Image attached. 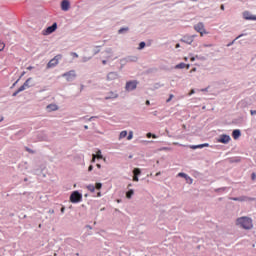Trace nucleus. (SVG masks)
Listing matches in <instances>:
<instances>
[{"label":"nucleus","mask_w":256,"mask_h":256,"mask_svg":"<svg viewBox=\"0 0 256 256\" xmlns=\"http://www.w3.org/2000/svg\"><path fill=\"white\" fill-rule=\"evenodd\" d=\"M236 224L238 226H241L242 228H244L246 230H250V229L253 228L252 220L248 217L238 218L237 221H236Z\"/></svg>","instance_id":"obj_1"},{"label":"nucleus","mask_w":256,"mask_h":256,"mask_svg":"<svg viewBox=\"0 0 256 256\" xmlns=\"http://www.w3.org/2000/svg\"><path fill=\"white\" fill-rule=\"evenodd\" d=\"M61 59H63V55H61V54L56 55L53 59H51L48 62L47 69H51L53 67H57V65H59V61H61Z\"/></svg>","instance_id":"obj_2"},{"label":"nucleus","mask_w":256,"mask_h":256,"mask_svg":"<svg viewBox=\"0 0 256 256\" xmlns=\"http://www.w3.org/2000/svg\"><path fill=\"white\" fill-rule=\"evenodd\" d=\"M81 199H83V195H81V193H79L78 191H74L70 195L71 203H79L81 201Z\"/></svg>","instance_id":"obj_3"},{"label":"nucleus","mask_w":256,"mask_h":256,"mask_svg":"<svg viewBox=\"0 0 256 256\" xmlns=\"http://www.w3.org/2000/svg\"><path fill=\"white\" fill-rule=\"evenodd\" d=\"M62 77H65L66 81H73V79L77 77V74L75 73V70H70L69 72L64 73Z\"/></svg>","instance_id":"obj_4"},{"label":"nucleus","mask_w":256,"mask_h":256,"mask_svg":"<svg viewBox=\"0 0 256 256\" xmlns=\"http://www.w3.org/2000/svg\"><path fill=\"white\" fill-rule=\"evenodd\" d=\"M126 91H135L137 89V81H128L125 86Z\"/></svg>","instance_id":"obj_5"},{"label":"nucleus","mask_w":256,"mask_h":256,"mask_svg":"<svg viewBox=\"0 0 256 256\" xmlns=\"http://www.w3.org/2000/svg\"><path fill=\"white\" fill-rule=\"evenodd\" d=\"M55 31H57V23H54L52 26L43 30V35H51V33H55Z\"/></svg>","instance_id":"obj_6"},{"label":"nucleus","mask_w":256,"mask_h":256,"mask_svg":"<svg viewBox=\"0 0 256 256\" xmlns=\"http://www.w3.org/2000/svg\"><path fill=\"white\" fill-rule=\"evenodd\" d=\"M198 33H200L201 36H203L204 34H207V32L204 29V25L203 23H199L195 26L194 28Z\"/></svg>","instance_id":"obj_7"},{"label":"nucleus","mask_w":256,"mask_h":256,"mask_svg":"<svg viewBox=\"0 0 256 256\" xmlns=\"http://www.w3.org/2000/svg\"><path fill=\"white\" fill-rule=\"evenodd\" d=\"M178 177H183V179H185L186 183H188L189 185H191L193 183V179H191V177H189L187 174L180 172L177 175Z\"/></svg>","instance_id":"obj_8"},{"label":"nucleus","mask_w":256,"mask_h":256,"mask_svg":"<svg viewBox=\"0 0 256 256\" xmlns=\"http://www.w3.org/2000/svg\"><path fill=\"white\" fill-rule=\"evenodd\" d=\"M231 140L229 135H221L218 142L219 143H223V144H227L229 143V141Z\"/></svg>","instance_id":"obj_9"},{"label":"nucleus","mask_w":256,"mask_h":256,"mask_svg":"<svg viewBox=\"0 0 256 256\" xmlns=\"http://www.w3.org/2000/svg\"><path fill=\"white\" fill-rule=\"evenodd\" d=\"M119 77V74L117 72H110L107 75V81H115Z\"/></svg>","instance_id":"obj_10"},{"label":"nucleus","mask_w":256,"mask_h":256,"mask_svg":"<svg viewBox=\"0 0 256 256\" xmlns=\"http://www.w3.org/2000/svg\"><path fill=\"white\" fill-rule=\"evenodd\" d=\"M70 3L69 0H63L61 3L62 11H69Z\"/></svg>","instance_id":"obj_11"},{"label":"nucleus","mask_w":256,"mask_h":256,"mask_svg":"<svg viewBox=\"0 0 256 256\" xmlns=\"http://www.w3.org/2000/svg\"><path fill=\"white\" fill-rule=\"evenodd\" d=\"M31 81V78H28L22 86L19 87V91H25V89H29L31 85H29V82Z\"/></svg>","instance_id":"obj_12"},{"label":"nucleus","mask_w":256,"mask_h":256,"mask_svg":"<svg viewBox=\"0 0 256 256\" xmlns=\"http://www.w3.org/2000/svg\"><path fill=\"white\" fill-rule=\"evenodd\" d=\"M117 97H119V94L111 91L108 93V96L105 97V100L109 101V99H117Z\"/></svg>","instance_id":"obj_13"},{"label":"nucleus","mask_w":256,"mask_h":256,"mask_svg":"<svg viewBox=\"0 0 256 256\" xmlns=\"http://www.w3.org/2000/svg\"><path fill=\"white\" fill-rule=\"evenodd\" d=\"M243 17L245 20L256 21V16L251 15L249 12H244Z\"/></svg>","instance_id":"obj_14"},{"label":"nucleus","mask_w":256,"mask_h":256,"mask_svg":"<svg viewBox=\"0 0 256 256\" xmlns=\"http://www.w3.org/2000/svg\"><path fill=\"white\" fill-rule=\"evenodd\" d=\"M233 201H239V202H247V201H252L253 199L248 198L246 196L240 197V198H231Z\"/></svg>","instance_id":"obj_15"},{"label":"nucleus","mask_w":256,"mask_h":256,"mask_svg":"<svg viewBox=\"0 0 256 256\" xmlns=\"http://www.w3.org/2000/svg\"><path fill=\"white\" fill-rule=\"evenodd\" d=\"M241 136V131L239 129H236L232 133V137L234 140H237Z\"/></svg>","instance_id":"obj_16"},{"label":"nucleus","mask_w":256,"mask_h":256,"mask_svg":"<svg viewBox=\"0 0 256 256\" xmlns=\"http://www.w3.org/2000/svg\"><path fill=\"white\" fill-rule=\"evenodd\" d=\"M189 69V64L180 63L176 65V69Z\"/></svg>","instance_id":"obj_17"},{"label":"nucleus","mask_w":256,"mask_h":256,"mask_svg":"<svg viewBox=\"0 0 256 256\" xmlns=\"http://www.w3.org/2000/svg\"><path fill=\"white\" fill-rule=\"evenodd\" d=\"M208 143L200 144V145H193V150L195 149H203L204 147H208Z\"/></svg>","instance_id":"obj_18"},{"label":"nucleus","mask_w":256,"mask_h":256,"mask_svg":"<svg viewBox=\"0 0 256 256\" xmlns=\"http://www.w3.org/2000/svg\"><path fill=\"white\" fill-rule=\"evenodd\" d=\"M57 109H58L57 105H55V104H50L47 106L48 111H57Z\"/></svg>","instance_id":"obj_19"},{"label":"nucleus","mask_w":256,"mask_h":256,"mask_svg":"<svg viewBox=\"0 0 256 256\" xmlns=\"http://www.w3.org/2000/svg\"><path fill=\"white\" fill-rule=\"evenodd\" d=\"M125 137H127V130H124V131H122V132L120 133L119 139H120V140H121V139H125Z\"/></svg>","instance_id":"obj_20"},{"label":"nucleus","mask_w":256,"mask_h":256,"mask_svg":"<svg viewBox=\"0 0 256 256\" xmlns=\"http://www.w3.org/2000/svg\"><path fill=\"white\" fill-rule=\"evenodd\" d=\"M133 174H134V176L137 177V175H141V170H140L139 168H135V169L133 170Z\"/></svg>","instance_id":"obj_21"},{"label":"nucleus","mask_w":256,"mask_h":256,"mask_svg":"<svg viewBox=\"0 0 256 256\" xmlns=\"http://www.w3.org/2000/svg\"><path fill=\"white\" fill-rule=\"evenodd\" d=\"M133 190H129L127 193H126V197L127 199H131V197H133Z\"/></svg>","instance_id":"obj_22"},{"label":"nucleus","mask_w":256,"mask_h":256,"mask_svg":"<svg viewBox=\"0 0 256 256\" xmlns=\"http://www.w3.org/2000/svg\"><path fill=\"white\" fill-rule=\"evenodd\" d=\"M87 189H88V191H91V193L95 192V186L94 185H88Z\"/></svg>","instance_id":"obj_23"},{"label":"nucleus","mask_w":256,"mask_h":256,"mask_svg":"<svg viewBox=\"0 0 256 256\" xmlns=\"http://www.w3.org/2000/svg\"><path fill=\"white\" fill-rule=\"evenodd\" d=\"M96 157H97V159H103V155H101V150L97 151Z\"/></svg>","instance_id":"obj_24"},{"label":"nucleus","mask_w":256,"mask_h":256,"mask_svg":"<svg viewBox=\"0 0 256 256\" xmlns=\"http://www.w3.org/2000/svg\"><path fill=\"white\" fill-rule=\"evenodd\" d=\"M131 139H133V131H130V132H129V135H128V137H127V140H128V141H131Z\"/></svg>","instance_id":"obj_25"},{"label":"nucleus","mask_w":256,"mask_h":256,"mask_svg":"<svg viewBox=\"0 0 256 256\" xmlns=\"http://www.w3.org/2000/svg\"><path fill=\"white\" fill-rule=\"evenodd\" d=\"M95 187V189H101L102 187H103V184H101V183H96V185L94 186Z\"/></svg>","instance_id":"obj_26"},{"label":"nucleus","mask_w":256,"mask_h":256,"mask_svg":"<svg viewBox=\"0 0 256 256\" xmlns=\"http://www.w3.org/2000/svg\"><path fill=\"white\" fill-rule=\"evenodd\" d=\"M124 31H129V28L126 27V28H121L120 30H118V33H123Z\"/></svg>","instance_id":"obj_27"},{"label":"nucleus","mask_w":256,"mask_h":256,"mask_svg":"<svg viewBox=\"0 0 256 256\" xmlns=\"http://www.w3.org/2000/svg\"><path fill=\"white\" fill-rule=\"evenodd\" d=\"M138 49H145V42H141Z\"/></svg>","instance_id":"obj_28"},{"label":"nucleus","mask_w":256,"mask_h":256,"mask_svg":"<svg viewBox=\"0 0 256 256\" xmlns=\"http://www.w3.org/2000/svg\"><path fill=\"white\" fill-rule=\"evenodd\" d=\"M19 93H21V91H19V88H18L17 91L12 94V96L17 97V95H19Z\"/></svg>","instance_id":"obj_29"},{"label":"nucleus","mask_w":256,"mask_h":256,"mask_svg":"<svg viewBox=\"0 0 256 256\" xmlns=\"http://www.w3.org/2000/svg\"><path fill=\"white\" fill-rule=\"evenodd\" d=\"M25 150H26L28 153H31V154L35 153V151H34V150H31L29 147H26Z\"/></svg>","instance_id":"obj_30"},{"label":"nucleus","mask_w":256,"mask_h":256,"mask_svg":"<svg viewBox=\"0 0 256 256\" xmlns=\"http://www.w3.org/2000/svg\"><path fill=\"white\" fill-rule=\"evenodd\" d=\"M71 56L74 57L75 59H77L79 57V55L77 53H75V52H72Z\"/></svg>","instance_id":"obj_31"},{"label":"nucleus","mask_w":256,"mask_h":256,"mask_svg":"<svg viewBox=\"0 0 256 256\" xmlns=\"http://www.w3.org/2000/svg\"><path fill=\"white\" fill-rule=\"evenodd\" d=\"M173 94H170L169 98L166 100V103H169L173 99Z\"/></svg>","instance_id":"obj_32"},{"label":"nucleus","mask_w":256,"mask_h":256,"mask_svg":"<svg viewBox=\"0 0 256 256\" xmlns=\"http://www.w3.org/2000/svg\"><path fill=\"white\" fill-rule=\"evenodd\" d=\"M5 49V43H0V51H3Z\"/></svg>","instance_id":"obj_33"},{"label":"nucleus","mask_w":256,"mask_h":256,"mask_svg":"<svg viewBox=\"0 0 256 256\" xmlns=\"http://www.w3.org/2000/svg\"><path fill=\"white\" fill-rule=\"evenodd\" d=\"M146 137H147L148 139H151V137H153V134H152L151 132H149V133L146 134Z\"/></svg>","instance_id":"obj_34"},{"label":"nucleus","mask_w":256,"mask_h":256,"mask_svg":"<svg viewBox=\"0 0 256 256\" xmlns=\"http://www.w3.org/2000/svg\"><path fill=\"white\" fill-rule=\"evenodd\" d=\"M133 181H135V182L139 181V177L134 176V177H133Z\"/></svg>","instance_id":"obj_35"},{"label":"nucleus","mask_w":256,"mask_h":256,"mask_svg":"<svg viewBox=\"0 0 256 256\" xmlns=\"http://www.w3.org/2000/svg\"><path fill=\"white\" fill-rule=\"evenodd\" d=\"M251 115L255 116L256 115V110H251Z\"/></svg>","instance_id":"obj_36"},{"label":"nucleus","mask_w":256,"mask_h":256,"mask_svg":"<svg viewBox=\"0 0 256 256\" xmlns=\"http://www.w3.org/2000/svg\"><path fill=\"white\" fill-rule=\"evenodd\" d=\"M88 171H93V165H90V166L88 167Z\"/></svg>","instance_id":"obj_37"},{"label":"nucleus","mask_w":256,"mask_h":256,"mask_svg":"<svg viewBox=\"0 0 256 256\" xmlns=\"http://www.w3.org/2000/svg\"><path fill=\"white\" fill-rule=\"evenodd\" d=\"M255 179H256V174L252 173V180H255Z\"/></svg>","instance_id":"obj_38"},{"label":"nucleus","mask_w":256,"mask_h":256,"mask_svg":"<svg viewBox=\"0 0 256 256\" xmlns=\"http://www.w3.org/2000/svg\"><path fill=\"white\" fill-rule=\"evenodd\" d=\"M95 157H97V156H96V155H93L92 163H95Z\"/></svg>","instance_id":"obj_39"},{"label":"nucleus","mask_w":256,"mask_h":256,"mask_svg":"<svg viewBox=\"0 0 256 256\" xmlns=\"http://www.w3.org/2000/svg\"><path fill=\"white\" fill-rule=\"evenodd\" d=\"M152 138H153V139H157V135L152 134Z\"/></svg>","instance_id":"obj_40"},{"label":"nucleus","mask_w":256,"mask_h":256,"mask_svg":"<svg viewBox=\"0 0 256 256\" xmlns=\"http://www.w3.org/2000/svg\"><path fill=\"white\" fill-rule=\"evenodd\" d=\"M65 212V207H62L61 208V213H64Z\"/></svg>","instance_id":"obj_41"},{"label":"nucleus","mask_w":256,"mask_h":256,"mask_svg":"<svg viewBox=\"0 0 256 256\" xmlns=\"http://www.w3.org/2000/svg\"><path fill=\"white\" fill-rule=\"evenodd\" d=\"M102 63H103V65H107V61L106 60H103Z\"/></svg>","instance_id":"obj_42"},{"label":"nucleus","mask_w":256,"mask_h":256,"mask_svg":"<svg viewBox=\"0 0 256 256\" xmlns=\"http://www.w3.org/2000/svg\"><path fill=\"white\" fill-rule=\"evenodd\" d=\"M27 69L28 71H31V69H33V66H29Z\"/></svg>","instance_id":"obj_43"},{"label":"nucleus","mask_w":256,"mask_h":256,"mask_svg":"<svg viewBox=\"0 0 256 256\" xmlns=\"http://www.w3.org/2000/svg\"><path fill=\"white\" fill-rule=\"evenodd\" d=\"M146 105H151V102L149 100H147Z\"/></svg>","instance_id":"obj_44"},{"label":"nucleus","mask_w":256,"mask_h":256,"mask_svg":"<svg viewBox=\"0 0 256 256\" xmlns=\"http://www.w3.org/2000/svg\"><path fill=\"white\" fill-rule=\"evenodd\" d=\"M224 4H221V10L224 11Z\"/></svg>","instance_id":"obj_45"},{"label":"nucleus","mask_w":256,"mask_h":256,"mask_svg":"<svg viewBox=\"0 0 256 256\" xmlns=\"http://www.w3.org/2000/svg\"><path fill=\"white\" fill-rule=\"evenodd\" d=\"M96 167H98V169H101V164H97Z\"/></svg>","instance_id":"obj_46"},{"label":"nucleus","mask_w":256,"mask_h":256,"mask_svg":"<svg viewBox=\"0 0 256 256\" xmlns=\"http://www.w3.org/2000/svg\"><path fill=\"white\" fill-rule=\"evenodd\" d=\"M159 175H161V172L156 173V177H159Z\"/></svg>","instance_id":"obj_47"},{"label":"nucleus","mask_w":256,"mask_h":256,"mask_svg":"<svg viewBox=\"0 0 256 256\" xmlns=\"http://www.w3.org/2000/svg\"><path fill=\"white\" fill-rule=\"evenodd\" d=\"M180 45L179 44H176V49H179Z\"/></svg>","instance_id":"obj_48"},{"label":"nucleus","mask_w":256,"mask_h":256,"mask_svg":"<svg viewBox=\"0 0 256 256\" xmlns=\"http://www.w3.org/2000/svg\"><path fill=\"white\" fill-rule=\"evenodd\" d=\"M243 35H239L235 40H237V39H239V38H241Z\"/></svg>","instance_id":"obj_49"},{"label":"nucleus","mask_w":256,"mask_h":256,"mask_svg":"<svg viewBox=\"0 0 256 256\" xmlns=\"http://www.w3.org/2000/svg\"><path fill=\"white\" fill-rule=\"evenodd\" d=\"M92 119H95V117H90V118H89V121H91Z\"/></svg>","instance_id":"obj_50"},{"label":"nucleus","mask_w":256,"mask_h":256,"mask_svg":"<svg viewBox=\"0 0 256 256\" xmlns=\"http://www.w3.org/2000/svg\"><path fill=\"white\" fill-rule=\"evenodd\" d=\"M84 129H89V126H87V125H86V126H84Z\"/></svg>","instance_id":"obj_51"},{"label":"nucleus","mask_w":256,"mask_h":256,"mask_svg":"<svg viewBox=\"0 0 256 256\" xmlns=\"http://www.w3.org/2000/svg\"><path fill=\"white\" fill-rule=\"evenodd\" d=\"M193 94V90H190V95H192Z\"/></svg>","instance_id":"obj_52"},{"label":"nucleus","mask_w":256,"mask_h":256,"mask_svg":"<svg viewBox=\"0 0 256 256\" xmlns=\"http://www.w3.org/2000/svg\"><path fill=\"white\" fill-rule=\"evenodd\" d=\"M1 121H3V117H1V119H0V123H1Z\"/></svg>","instance_id":"obj_53"},{"label":"nucleus","mask_w":256,"mask_h":256,"mask_svg":"<svg viewBox=\"0 0 256 256\" xmlns=\"http://www.w3.org/2000/svg\"><path fill=\"white\" fill-rule=\"evenodd\" d=\"M189 43H193V40H190Z\"/></svg>","instance_id":"obj_54"},{"label":"nucleus","mask_w":256,"mask_h":256,"mask_svg":"<svg viewBox=\"0 0 256 256\" xmlns=\"http://www.w3.org/2000/svg\"><path fill=\"white\" fill-rule=\"evenodd\" d=\"M236 42V39L234 41H232V43H235Z\"/></svg>","instance_id":"obj_55"},{"label":"nucleus","mask_w":256,"mask_h":256,"mask_svg":"<svg viewBox=\"0 0 256 256\" xmlns=\"http://www.w3.org/2000/svg\"><path fill=\"white\" fill-rule=\"evenodd\" d=\"M236 42V39L234 41H232V43H235Z\"/></svg>","instance_id":"obj_56"},{"label":"nucleus","mask_w":256,"mask_h":256,"mask_svg":"<svg viewBox=\"0 0 256 256\" xmlns=\"http://www.w3.org/2000/svg\"><path fill=\"white\" fill-rule=\"evenodd\" d=\"M236 42V39L234 41H232V43H235Z\"/></svg>","instance_id":"obj_57"},{"label":"nucleus","mask_w":256,"mask_h":256,"mask_svg":"<svg viewBox=\"0 0 256 256\" xmlns=\"http://www.w3.org/2000/svg\"><path fill=\"white\" fill-rule=\"evenodd\" d=\"M0 26H1V22H0Z\"/></svg>","instance_id":"obj_58"}]
</instances>
